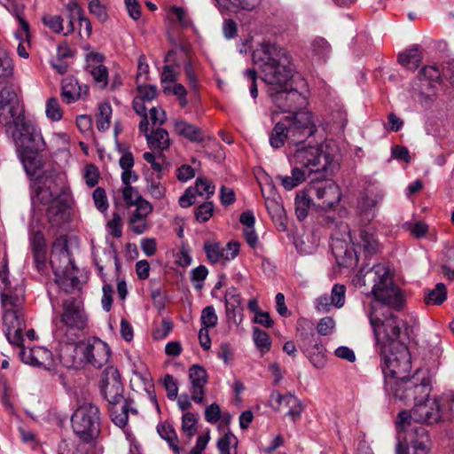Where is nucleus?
Wrapping results in <instances>:
<instances>
[{"label": "nucleus", "instance_id": "41", "mask_svg": "<svg viewBox=\"0 0 454 454\" xmlns=\"http://www.w3.org/2000/svg\"><path fill=\"white\" fill-rule=\"evenodd\" d=\"M56 283L65 293H71L77 286L79 280L76 277L55 270Z\"/></svg>", "mask_w": 454, "mask_h": 454}, {"label": "nucleus", "instance_id": "9", "mask_svg": "<svg viewBox=\"0 0 454 454\" xmlns=\"http://www.w3.org/2000/svg\"><path fill=\"white\" fill-rule=\"evenodd\" d=\"M74 433L84 442H90L99 434V410L92 403L79 406L71 418Z\"/></svg>", "mask_w": 454, "mask_h": 454}, {"label": "nucleus", "instance_id": "35", "mask_svg": "<svg viewBox=\"0 0 454 454\" xmlns=\"http://www.w3.org/2000/svg\"><path fill=\"white\" fill-rule=\"evenodd\" d=\"M422 59V54L418 47H413L398 56L399 63L404 67L411 70L418 68Z\"/></svg>", "mask_w": 454, "mask_h": 454}, {"label": "nucleus", "instance_id": "29", "mask_svg": "<svg viewBox=\"0 0 454 454\" xmlns=\"http://www.w3.org/2000/svg\"><path fill=\"white\" fill-rule=\"evenodd\" d=\"M82 86L79 85L75 78L68 76L62 80L61 97L64 101L71 104L82 98Z\"/></svg>", "mask_w": 454, "mask_h": 454}, {"label": "nucleus", "instance_id": "30", "mask_svg": "<svg viewBox=\"0 0 454 454\" xmlns=\"http://www.w3.org/2000/svg\"><path fill=\"white\" fill-rule=\"evenodd\" d=\"M0 297L4 312L10 310L22 311L24 298L21 294L17 293V290L5 289L4 291H1Z\"/></svg>", "mask_w": 454, "mask_h": 454}, {"label": "nucleus", "instance_id": "25", "mask_svg": "<svg viewBox=\"0 0 454 454\" xmlns=\"http://www.w3.org/2000/svg\"><path fill=\"white\" fill-rule=\"evenodd\" d=\"M80 342L67 343L59 352V359L67 368H79L83 364V357L80 354Z\"/></svg>", "mask_w": 454, "mask_h": 454}, {"label": "nucleus", "instance_id": "46", "mask_svg": "<svg viewBox=\"0 0 454 454\" xmlns=\"http://www.w3.org/2000/svg\"><path fill=\"white\" fill-rule=\"evenodd\" d=\"M12 74V60L4 50L0 49V78L11 77Z\"/></svg>", "mask_w": 454, "mask_h": 454}, {"label": "nucleus", "instance_id": "23", "mask_svg": "<svg viewBox=\"0 0 454 454\" xmlns=\"http://www.w3.org/2000/svg\"><path fill=\"white\" fill-rule=\"evenodd\" d=\"M189 378L192 383V399L196 403H202L204 402L205 394L204 387L207 382V373L206 370L199 364H193L189 369Z\"/></svg>", "mask_w": 454, "mask_h": 454}, {"label": "nucleus", "instance_id": "32", "mask_svg": "<svg viewBox=\"0 0 454 454\" xmlns=\"http://www.w3.org/2000/svg\"><path fill=\"white\" fill-rule=\"evenodd\" d=\"M265 206L272 221L282 230L286 229V211L283 205L276 199H266Z\"/></svg>", "mask_w": 454, "mask_h": 454}, {"label": "nucleus", "instance_id": "8", "mask_svg": "<svg viewBox=\"0 0 454 454\" xmlns=\"http://www.w3.org/2000/svg\"><path fill=\"white\" fill-rule=\"evenodd\" d=\"M340 229L346 232L347 237L352 242L355 248L353 250L344 249L340 239H333L332 249L339 264L349 267L356 264L358 261L357 254L364 251L367 254L377 252L379 243L372 233L367 231L360 230L358 234L352 235L347 224L340 223Z\"/></svg>", "mask_w": 454, "mask_h": 454}, {"label": "nucleus", "instance_id": "59", "mask_svg": "<svg viewBox=\"0 0 454 454\" xmlns=\"http://www.w3.org/2000/svg\"><path fill=\"white\" fill-rule=\"evenodd\" d=\"M170 91H172L177 98L179 101V105L181 107H185L188 104L186 94L187 90L184 88V86L181 83H176L172 90H170L169 87H165L163 90V92L165 94H168Z\"/></svg>", "mask_w": 454, "mask_h": 454}, {"label": "nucleus", "instance_id": "31", "mask_svg": "<svg viewBox=\"0 0 454 454\" xmlns=\"http://www.w3.org/2000/svg\"><path fill=\"white\" fill-rule=\"evenodd\" d=\"M144 160L150 164L154 176L162 177L168 164L165 156L160 151L158 152H145L143 154Z\"/></svg>", "mask_w": 454, "mask_h": 454}, {"label": "nucleus", "instance_id": "27", "mask_svg": "<svg viewBox=\"0 0 454 454\" xmlns=\"http://www.w3.org/2000/svg\"><path fill=\"white\" fill-rule=\"evenodd\" d=\"M67 8L71 14L69 23L67 26V31L64 32V35H67L72 34L74 31L73 20L77 19L79 21V26L82 27V23H86V36L89 37L91 35L92 27L90 20L85 17L82 7L78 4L77 2L72 1L67 4Z\"/></svg>", "mask_w": 454, "mask_h": 454}, {"label": "nucleus", "instance_id": "47", "mask_svg": "<svg viewBox=\"0 0 454 454\" xmlns=\"http://www.w3.org/2000/svg\"><path fill=\"white\" fill-rule=\"evenodd\" d=\"M417 432H419L420 439L412 442L411 447L413 449V454H427L429 446L426 431L424 428L419 427L417 429Z\"/></svg>", "mask_w": 454, "mask_h": 454}, {"label": "nucleus", "instance_id": "50", "mask_svg": "<svg viewBox=\"0 0 454 454\" xmlns=\"http://www.w3.org/2000/svg\"><path fill=\"white\" fill-rule=\"evenodd\" d=\"M92 199L98 210L100 212H106L107 210L109 204L105 189L97 187L92 193Z\"/></svg>", "mask_w": 454, "mask_h": 454}, {"label": "nucleus", "instance_id": "40", "mask_svg": "<svg viewBox=\"0 0 454 454\" xmlns=\"http://www.w3.org/2000/svg\"><path fill=\"white\" fill-rule=\"evenodd\" d=\"M191 188L194 190V193L196 195H200L201 197L206 195L207 199L214 195L215 191V186L206 177H198L196 179L195 185Z\"/></svg>", "mask_w": 454, "mask_h": 454}, {"label": "nucleus", "instance_id": "12", "mask_svg": "<svg viewBox=\"0 0 454 454\" xmlns=\"http://www.w3.org/2000/svg\"><path fill=\"white\" fill-rule=\"evenodd\" d=\"M80 354L83 363L101 368L109 361L111 349L108 344L98 338L89 339L80 342Z\"/></svg>", "mask_w": 454, "mask_h": 454}, {"label": "nucleus", "instance_id": "1", "mask_svg": "<svg viewBox=\"0 0 454 454\" xmlns=\"http://www.w3.org/2000/svg\"><path fill=\"white\" fill-rule=\"evenodd\" d=\"M287 87L267 90L275 106L281 112L290 113L276 123L270 142H285L297 134H307L310 137L317 131L312 121L311 114L307 111H297L304 106L305 98L296 90H288Z\"/></svg>", "mask_w": 454, "mask_h": 454}, {"label": "nucleus", "instance_id": "21", "mask_svg": "<svg viewBox=\"0 0 454 454\" xmlns=\"http://www.w3.org/2000/svg\"><path fill=\"white\" fill-rule=\"evenodd\" d=\"M6 131L12 132L15 142H40L43 140L37 128L30 122L24 121L20 117L16 118L14 124L9 126Z\"/></svg>", "mask_w": 454, "mask_h": 454}, {"label": "nucleus", "instance_id": "54", "mask_svg": "<svg viewBox=\"0 0 454 454\" xmlns=\"http://www.w3.org/2000/svg\"><path fill=\"white\" fill-rule=\"evenodd\" d=\"M90 74L96 82L100 83L101 87L104 88L107 84L108 72L107 68L99 64L98 66H90Z\"/></svg>", "mask_w": 454, "mask_h": 454}, {"label": "nucleus", "instance_id": "37", "mask_svg": "<svg viewBox=\"0 0 454 454\" xmlns=\"http://www.w3.org/2000/svg\"><path fill=\"white\" fill-rule=\"evenodd\" d=\"M329 122L333 123L324 127L323 129L329 132L339 133L343 130L348 122L347 113L342 110H338L332 113Z\"/></svg>", "mask_w": 454, "mask_h": 454}, {"label": "nucleus", "instance_id": "16", "mask_svg": "<svg viewBox=\"0 0 454 454\" xmlns=\"http://www.w3.org/2000/svg\"><path fill=\"white\" fill-rule=\"evenodd\" d=\"M384 194L375 186L367 188L357 200V211L366 222H371L376 216L377 206L382 201Z\"/></svg>", "mask_w": 454, "mask_h": 454}, {"label": "nucleus", "instance_id": "22", "mask_svg": "<svg viewBox=\"0 0 454 454\" xmlns=\"http://www.w3.org/2000/svg\"><path fill=\"white\" fill-rule=\"evenodd\" d=\"M60 322L63 326L68 328L81 330L85 326L84 316L74 299H68L63 302V313Z\"/></svg>", "mask_w": 454, "mask_h": 454}, {"label": "nucleus", "instance_id": "15", "mask_svg": "<svg viewBox=\"0 0 454 454\" xmlns=\"http://www.w3.org/2000/svg\"><path fill=\"white\" fill-rule=\"evenodd\" d=\"M442 77V70L440 71L436 66L424 67L419 72L421 89L419 94V101L428 106L436 96L434 83H439Z\"/></svg>", "mask_w": 454, "mask_h": 454}, {"label": "nucleus", "instance_id": "33", "mask_svg": "<svg viewBox=\"0 0 454 454\" xmlns=\"http://www.w3.org/2000/svg\"><path fill=\"white\" fill-rule=\"evenodd\" d=\"M161 178L154 176L153 173L145 174L147 192L152 198L159 200L164 199L167 191L165 185L160 182Z\"/></svg>", "mask_w": 454, "mask_h": 454}, {"label": "nucleus", "instance_id": "4", "mask_svg": "<svg viewBox=\"0 0 454 454\" xmlns=\"http://www.w3.org/2000/svg\"><path fill=\"white\" fill-rule=\"evenodd\" d=\"M34 205L42 206L51 227H59L69 220L68 200L57 183V178L44 172L31 181Z\"/></svg>", "mask_w": 454, "mask_h": 454}, {"label": "nucleus", "instance_id": "49", "mask_svg": "<svg viewBox=\"0 0 454 454\" xmlns=\"http://www.w3.org/2000/svg\"><path fill=\"white\" fill-rule=\"evenodd\" d=\"M122 198L127 206H136L141 200H145L133 186H124L122 191Z\"/></svg>", "mask_w": 454, "mask_h": 454}, {"label": "nucleus", "instance_id": "60", "mask_svg": "<svg viewBox=\"0 0 454 454\" xmlns=\"http://www.w3.org/2000/svg\"><path fill=\"white\" fill-rule=\"evenodd\" d=\"M109 233L114 238H121L122 235V224L120 215L113 213V218L107 223Z\"/></svg>", "mask_w": 454, "mask_h": 454}, {"label": "nucleus", "instance_id": "11", "mask_svg": "<svg viewBox=\"0 0 454 454\" xmlns=\"http://www.w3.org/2000/svg\"><path fill=\"white\" fill-rule=\"evenodd\" d=\"M369 319L376 338L378 351L383 348V345L379 340V334L380 333H385L389 339L386 343V349L398 348L399 344H404L400 340L401 325L403 322L396 316L390 315L384 320H381L380 318L373 317L371 314Z\"/></svg>", "mask_w": 454, "mask_h": 454}, {"label": "nucleus", "instance_id": "51", "mask_svg": "<svg viewBox=\"0 0 454 454\" xmlns=\"http://www.w3.org/2000/svg\"><path fill=\"white\" fill-rule=\"evenodd\" d=\"M83 178L90 187H94L99 180L98 168L94 164H87L83 169Z\"/></svg>", "mask_w": 454, "mask_h": 454}, {"label": "nucleus", "instance_id": "39", "mask_svg": "<svg viewBox=\"0 0 454 454\" xmlns=\"http://www.w3.org/2000/svg\"><path fill=\"white\" fill-rule=\"evenodd\" d=\"M311 199L310 194L307 191L297 194L295 198V213L297 218L301 221L308 215L309 209L310 207Z\"/></svg>", "mask_w": 454, "mask_h": 454}, {"label": "nucleus", "instance_id": "36", "mask_svg": "<svg viewBox=\"0 0 454 454\" xmlns=\"http://www.w3.org/2000/svg\"><path fill=\"white\" fill-rule=\"evenodd\" d=\"M446 299L447 288L442 283H438L433 289L425 291L424 301L427 305H441Z\"/></svg>", "mask_w": 454, "mask_h": 454}, {"label": "nucleus", "instance_id": "10", "mask_svg": "<svg viewBox=\"0 0 454 454\" xmlns=\"http://www.w3.org/2000/svg\"><path fill=\"white\" fill-rule=\"evenodd\" d=\"M320 176L313 177L306 188L308 193L314 196L316 205L323 210H329L339 204L341 200L340 187L332 180L324 179Z\"/></svg>", "mask_w": 454, "mask_h": 454}, {"label": "nucleus", "instance_id": "24", "mask_svg": "<svg viewBox=\"0 0 454 454\" xmlns=\"http://www.w3.org/2000/svg\"><path fill=\"white\" fill-rule=\"evenodd\" d=\"M19 356L23 363L37 367H46L51 361V352L43 347L25 349L22 344Z\"/></svg>", "mask_w": 454, "mask_h": 454}, {"label": "nucleus", "instance_id": "64", "mask_svg": "<svg viewBox=\"0 0 454 454\" xmlns=\"http://www.w3.org/2000/svg\"><path fill=\"white\" fill-rule=\"evenodd\" d=\"M118 150L121 153L119 160L120 167L123 169H131L134 166V158L130 152L122 148V144H116Z\"/></svg>", "mask_w": 454, "mask_h": 454}, {"label": "nucleus", "instance_id": "18", "mask_svg": "<svg viewBox=\"0 0 454 454\" xmlns=\"http://www.w3.org/2000/svg\"><path fill=\"white\" fill-rule=\"evenodd\" d=\"M400 388L401 393L407 396L397 399L405 403L413 400L415 404L419 401L424 402L426 399L430 398L431 386L427 379H423L419 382V379L416 377L409 378L400 386Z\"/></svg>", "mask_w": 454, "mask_h": 454}, {"label": "nucleus", "instance_id": "48", "mask_svg": "<svg viewBox=\"0 0 454 454\" xmlns=\"http://www.w3.org/2000/svg\"><path fill=\"white\" fill-rule=\"evenodd\" d=\"M200 321L203 327H215L217 324L218 317L213 306H207L202 309Z\"/></svg>", "mask_w": 454, "mask_h": 454}, {"label": "nucleus", "instance_id": "26", "mask_svg": "<svg viewBox=\"0 0 454 454\" xmlns=\"http://www.w3.org/2000/svg\"><path fill=\"white\" fill-rule=\"evenodd\" d=\"M175 131L191 142H203L212 139L207 133L184 121H176Z\"/></svg>", "mask_w": 454, "mask_h": 454}, {"label": "nucleus", "instance_id": "44", "mask_svg": "<svg viewBox=\"0 0 454 454\" xmlns=\"http://www.w3.org/2000/svg\"><path fill=\"white\" fill-rule=\"evenodd\" d=\"M197 418L192 412H186L182 418V431L189 437H192L197 431Z\"/></svg>", "mask_w": 454, "mask_h": 454}, {"label": "nucleus", "instance_id": "61", "mask_svg": "<svg viewBox=\"0 0 454 454\" xmlns=\"http://www.w3.org/2000/svg\"><path fill=\"white\" fill-rule=\"evenodd\" d=\"M137 92V98L143 99L145 103H150L157 96V89L153 85H138Z\"/></svg>", "mask_w": 454, "mask_h": 454}, {"label": "nucleus", "instance_id": "3", "mask_svg": "<svg viewBox=\"0 0 454 454\" xmlns=\"http://www.w3.org/2000/svg\"><path fill=\"white\" fill-rule=\"evenodd\" d=\"M339 149L336 144H315L297 148L292 161L300 164L292 170V176L299 185L307 177H325L339 166Z\"/></svg>", "mask_w": 454, "mask_h": 454}, {"label": "nucleus", "instance_id": "19", "mask_svg": "<svg viewBox=\"0 0 454 454\" xmlns=\"http://www.w3.org/2000/svg\"><path fill=\"white\" fill-rule=\"evenodd\" d=\"M3 323L5 326V335L12 345L20 346L23 342L25 322L22 311H7L3 314Z\"/></svg>", "mask_w": 454, "mask_h": 454}, {"label": "nucleus", "instance_id": "62", "mask_svg": "<svg viewBox=\"0 0 454 454\" xmlns=\"http://www.w3.org/2000/svg\"><path fill=\"white\" fill-rule=\"evenodd\" d=\"M335 328V321L332 317L321 318L317 324V330L321 335H329L333 333Z\"/></svg>", "mask_w": 454, "mask_h": 454}, {"label": "nucleus", "instance_id": "20", "mask_svg": "<svg viewBox=\"0 0 454 454\" xmlns=\"http://www.w3.org/2000/svg\"><path fill=\"white\" fill-rule=\"evenodd\" d=\"M17 95L10 89L0 90V123L9 128L12 126L17 114Z\"/></svg>", "mask_w": 454, "mask_h": 454}, {"label": "nucleus", "instance_id": "5", "mask_svg": "<svg viewBox=\"0 0 454 454\" xmlns=\"http://www.w3.org/2000/svg\"><path fill=\"white\" fill-rule=\"evenodd\" d=\"M379 335V340L383 345L382 350L378 352L382 360L386 393L395 398L406 397V395L401 393L400 386L410 378L411 362L408 348L405 344H399L398 348L386 349V343L389 339L385 333Z\"/></svg>", "mask_w": 454, "mask_h": 454}, {"label": "nucleus", "instance_id": "45", "mask_svg": "<svg viewBox=\"0 0 454 454\" xmlns=\"http://www.w3.org/2000/svg\"><path fill=\"white\" fill-rule=\"evenodd\" d=\"M286 407L289 408L287 416L293 421H296L301 418V412L303 411V406L301 404V402L295 395H293L292 397L287 398V403Z\"/></svg>", "mask_w": 454, "mask_h": 454}, {"label": "nucleus", "instance_id": "43", "mask_svg": "<svg viewBox=\"0 0 454 454\" xmlns=\"http://www.w3.org/2000/svg\"><path fill=\"white\" fill-rule=\"evenodd\" d=\"M253 340L262 354H265L270 349L271 342L266 332L259 328H254Z\"/></svg>", "mask_w": 454, "mask_h": 454}, {"label": "nucleus", "instance_id": "13", "mask_svg": "<svg viewBox=\"0 0 454 454\" xmlns=\"http://www.w3.org/2000/svg\"><path fill=\"white\" fill-rule=\"evenodd\" d=\"M442 408L441 400L437 397L419 401L410 411L411 419L417 423L432 425L442 419Z\"/></svg>", "mask_w": 454, "mask_h": 454}, {"label": "nucleus", "instance_id": "14", "mask_svg": "<svg viewBox=\"0 0 454 454\" xmlns=\"http://www.w3.org/2000/svg\"><path fill=\"white\" fill-rule=\"evenodd\" d=\"M44 145L45 144H20L18 145L17 153L28 176L35 175L43 167Z\"/></svg>", "mask_w": 454, "mask_h": 454}, {"label": "nucleus", "instance_id": "52", "mask_svg": "<svg viewBox=\"0 0 454 454\" xmlns=\"http://www.w3.org/2000/svg\"><path fill=\"white\" fill-rule=\"evenodd\" d=\"M346 287L343 285L335 284L331 291L332 303L336 308H341L345 303Z\"/></svg>", "mask_w": 454, "mask_h": 454}, {"label": "nucleus", "instance_id": "6", "mask_svg": "<svg viewBox=\"0 0 454 454\" xmlns=\"http://www.w3.org/2000/svg\"><path fill=\"white\" fill-rule=\"evenodd\" d=\"M356 285L371 286V294L377 301L389 308L400 309L403 305L401 290L394 285L388 269L383 264L362 269L356 276Z\"/></svg>", "mask_w": 454, "mask_h": 454}, {"label": "nucleus", "instance_id": "7", "mask_svg": "<svg viewBox=\"0 0 454 454\" xmlns=\"http://www.w3.org/2000/svg\"><path fill=\"white\" fill-rule=\"evenodd\" d=\"M101 393L108 402V411L113 422L119 427L127 425L129 412L137 413L130 407L131 400L125 398L121 374L114 366L106 367L100 378Z\"/></svg>", "mask_w": 454, "mask_h": 454}, {"label": "nucleus", "instance_id": "63", "mask_svg": "<svg viewBox=\"0 0 454 454\" xmlns=\"http://www.w3.org/2000/svg\"><path fill=\"white\" fill-rule=\"evenodd\" d=\"M208 270L206 266L200 265L192 270V281L194 282V286L197 289L202 287V283L206 279Z\"/></svg>", "mask_w": 454, "mask_h": 454}, {"label": "nucleus", "instance_id": "34", "mask_svg": "<svg viewBox=\"0 0 454 454\" xmlns=\"http://www.w3.org/2000/svg\"><path fill=\"white\" fill-rule=\"evenodd\" d=\"M157 432L160 436L168 443V446L176 454L180 452V448L178 446V437L172 425L168 422H162L158 425Z\"/></svg>", "mask_w": 454, "mask_h": 454}, {"label": "nucleus", "instance_id": "58", "mask_svg": "<svg viewBox=\"0 0 454 454\" xmlns=\"http://www.w3.org/2000/svg\"><path fill=\"white\" fill-rule=\"evenodd\" d=\"M89 11L92 15L96 16V18L101 22H105L108 18L106 9L100 3L99 0L90 1Z\"/></svg>", "mask_w": 454, "mask_h": 454}, {"label": "nucleus", "instance_id": "42", "mask_svg": "<svg viewBox=\"0 0 454 454\" xmlns=\"http://www.w3.org/2000/svg\"><path fill=\"white\" fill-rule=\"evenodd\" d=\"M98 111L97 126L99 130L104 131L109 128L112 107L108 103H102L99 105Z\"/></svg>", "mask_w": 454, "mask_h": 454}, {"label": "nucleus", "instance_id": "55", "mask_svg": "<svg viewBox=\"0 0 454 454\" xmlns=\"http://www.w3.org/2000/svg\"><path fill=\"white\" fill-rule=\"evenodd\" d=\"M46 114L48 118L52 121H59L62 118L63 113L57 98H51L48 99L46 104Z\"/></svg>", "mask_w": 454, "mask_h": 454}, {"label": "nucleus", "instance_id": "53", "mask_svg": "<svg viewBox=\"0 0 454 454\" xmlns=\"http://www.w3.org/2000/svg\"><path fill=\"white\" fill-rule=\"evenodd\" d=\"M43 22L54 33L59 34L64 32L63 19L59 15H44Z\"/></svg>", "mask_w": 454, "mask_h": 454}, {"label": "nucleus", "instance_id": "38", "mask_svg": "<svg viewBox=\"0 0 454 454\" xmlns=\"http://www.w3.org/2000/svg\"><path fill=\"white\" fill-rule=\"evenodd\" d=\"M224 298L227 315L230 317L232 313L235 317L236 309L240 308L242 303L240 294L235 287H231L226 291Z\"/></svg>", "mask_w": 454, "mask_h": 454}, {"label": "nucleus", "instance_id": "17", "mask_svg": "<svg viewBox=\"0 0 454 454\" xmlns=\"http://www.w3.org/2000/svg\"><path fill=\"white\" fill-rule=\"evenodd\" d=\"M239 243L236 241L228 242L224 247L215 241H206L204 243V251L208 261L212 263L233 260L239 254Z\"/></svg>", "mask_w": 454, "mask_h": 454}, {"label": "nucleus", "instance_id": "56", "mask_svg": "<svg viewBox=\"0 0 454 454\" xmlns=\"http://www.w3.org/2000/svg\"><path fill=\"white\" fill-rule=\"evenodd\" d=\"M135 207L136 209L132 213L130 218L145 220L146 217L153 212L152 204L145 200H141L140 202H138V204H137Z\"/></svg>", "mask_w": 454, "mask_h": 454}, {"label": "nucleus", "instance_id": "57", "mask_svg": "<svg viewBox=\"0 0 454 454\" xmlns=\"http://www.w3.org/2000/svg\"><path fill=\"white\" fill-rule=\"evenodd\" d=\"M214 205L211 201H207L199 206L195 210L196 219L199 222H207L213 215Z\"/></svg>", "mask_w": 454, "mask_h": 454}, {"label": "nucleus", "instance_id": "2", "mask_svg": "<svg viewBox=\"0 0 454 454\" xmlns=\"http://www.w3.org/2000/svg\"><path fill=\"white\" fill-rule=\"evenodd\" d=\"M252 56L268 90L288 86L293 78L294 65L293 57L286 49L274 43L263 42L254 51Z\"/></svg>", "mask_w": 454, "mask_h": 454}, {"label": "nucleus", "instance_id": "28", "mask_svg": "<svg viewBox=\"0 0 454 454\" xmlns=\"http://www.w3.org/2000/svg\"><path fill=\"white\" fill-rule=\"evenodd\" d=\"M31 247L38 270H42L45 264L46 244L43 234L40 231H35L31 238Z\"/></svg>", "mask_w": 454, "mask_h": 454}]
</instances>
